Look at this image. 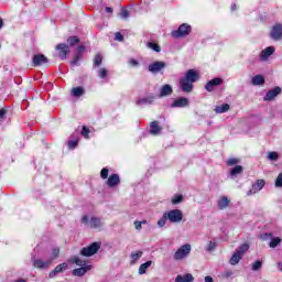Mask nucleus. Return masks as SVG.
<instances>
[{
    "mask_svg": "<svg viewBox=\"0 0 282 282\" xmlns=\"http://www.w3.org/2000/svg\"><path fill=\"white\" fill-rule=\"evenodd\" d=\"M98 76L101 78V79H105L107 78V76H109V70H107V68H100L98 70Z\"/></svg>",
    "mask_w": 282,
    "mask_h": 282,
    "instance_id": "ea45409f",
    "label": "nucleus"
},
{
    "mask_svg": "<svg viewBox=\"0 0 282 282\" xmlns=\"http://www.w3.org/2000/svg\"><path fill=\"white\" fill-rule=\"evenodd\" d=\"M183 202H184V196L182 194L174 195L172 198V204L174 205L182 204Z\"/></svg>",
    "mask_w": 282,
    "mask_h": 282,
    "instance_id": "4c0bfd02",
    "label": "nucleus"
},
{
    "mask_svg": "<svg viewBox=\"0 0 282 282\" xmlns=\"http://www.w3.org/2000/svg\"><path fill=\"white\" fill-rule=\"evenodd\" d=\"M182 219H184V213L181 209H171L163 214L158 221V226L159 228H164V226H166V221L170 224H180Z\"/></svg>",
    "mask_w": 282,
    "mask_h": 282,
    "instance_id": "f03ea898",
    "label": "nucleus"
},
{
    "mask_svg": "<svg viewBox=\"0 0 282 282\" xmlns=\"http://www.w3.org/2000/svg\"><path fill=\"white\" fill-rule=\"evenodd\" d=\"M281 86H275L267 91L265 96L263 97V100L264 102H272V100H275L276 97L281 96Z\"/></svg>",
    "mask_w": 282,
    "mask_h": 282,
    "instance_id": "423d86ee",
    "label": "nucleus"
},
{
    "mask_svg": "<svg viewBox=\"0 0 282 282\" xmlns=\"http://www.w3.org/2000/svg\"><path fill=\"white\" fill-rule=\"evenodd\" d=\"M101 180H109V169L104 167L100 172Z\"/></svg>",
    "mask_w": 282,
    "mask_h": 282,
    "instance_id": "49530a36",
    "label": "nucleus"
},
{
    "mask_svg": "<svg viewBox=\"0 0 282 282\" xmlns=\"http://www.w3.org/2000/svg\"><path fill=\"white\" fill-rule=\"evenodd\" d=\"M147 47L149 50H153V52H158V53L162 52V47H160V45H158L156 43H153V42H148Z\"/></svg>",
    "mask_w": 282,
    "mask_h": 282,
    "instance_id": "473e14b6",
    "label": "nucleus"
},
{
    "mask_svg": "<svg viewBox=\"0 0 282 282\" xmlns=\"http://www.w3.org/2000/svg\"><path fill=\"white\" fill-rule=\"evenodd\" d=\"M268 160H270L271 162H276V160H279V153H276V152H269Z\"/></svg>",
    "mask_w": 282,
    "mask_h": 282,
    "instance_id": "a18cd8bd",
    "label": "nucleus"
},
{
    "mask_svg": "<svg viewBox=\"0 0 282 282\" xmlns=\"http://www.w3.org/2000/svg\"><path fill=\"white\" fill-rule=\"evenodd\" d=\"M264 186H265V180H257L252 184L253 193H259L260 191H263Z\"/></svg>",
    "mask_w": 282,
    "mask_h": 282,
    "instance_id": "b1692460",
    "label": "nucleus"
},
{
    "mask_svg": "<svg viewBox=\"0 0 282 282\" xmlns=\"http://www.w3.org/2000/svg\"><path fill=\"white\" fill-rule=\"evenodd\" d=\"M205 282H215V280H213V276L207 275L205 276Z\"/></svg>",
    "mask_w": 282,
    "mask_h": 282,
    "instance_id": "4d7b16f0",
    "label": "nucleus"
},
{
    "mask_svg": "<svg viewBox=\"0 0 282 282\" xmlns=\"http://www.w3.org/2000/svg\"><path fill=\"white\" fill-rule=\"evenodd\" d=\"M229 204H230V200L226 196H223L218 200V208H219V210H224L225 208H228Z\"/></svg>",
    "mask_w": 282,
    "mask_h": 282,
    "instance_id": "cd10ccee",
    "label": "nucleus"
},
{
    "mask_svg": "<svg viewBox=\"0 0 282 282\" xmlns=\"http://www.w3.org/2000/svg\"><path fill=\"white\" fill-rule=\"evenodd\" d=\"M163 69H166V63L162 61H156L148 66L150 74H160Z\"/></svg>",
    "mask_w": 282,
    "mask_h": 282,
    "instance_id": "1a4fd4ad",
    "label": "nucleus"
},
{
    "mask_svg": "<svg viewBox=\"0 0 282 282\" xmlns=\"http://www.w3.org/2000/svg\"><path fill=\"white\" fill-rule=\"evenodd\" d=\"M73 263H76L77 265H79L80 268H85V265H87V261L78 258V256H74L73 257Z\"/></svg>",
    "mask_w": 282,
    "mask_h": 282,
    "instance_id": "f704fd0d",
    "label": "nucleus"
},
{
    "mask_svg": "<svg viewBox=\"0 0 282 282\" xmlns=\"http://www.w3.org/2000/svg\"><path fill=\"white\" fill-rule=\"evenodd\" d=\"M237 10V4H231V11L235 12Z\"/></svg>",
    "mask_w": 282,
    "mask_h": 282,
    "instance_id": "e2e57ef3",
    "label": "nucleus"
},
{
    "mask_svg": "<svg viewBox=\"0 0 282 282\" xmlns=\"http://www.w3.org/2000/svg\"><path fill=\"white\" fill-rule=\"evenodd\" d=\"M199 80V75L195 69H188L185 73L184 77H181L178 80V85L181 87V91L184 94H191L193 91V83H197Z\"/></svg>",
    "mask_w": 282,
    "mask_h": 282,
    "instance_id": "f257e3e1",
    "label": "nucleus"
},
{
    "mask_svg": "<svg viewBox=\"0 0 282 282\" xmlns=\"http://www.w3.org/2000/svg\"><path fill=\"white\" fill-rule=\"evenodd\" d=\"M276 52V48L274 46H268L267 48L262 50L260 53V59L261 61H268L272 54Z\"/></svg>",
    "mask_w": 282,
    "mask_h": 282,
    "instance_id": "4468645a",
    "label": "nucleus"
},
{
    "mask_svg": "<svg viewBox=\"0 0 282 282\" xmlns=\"http://www.w3.org/2000/svg\"><path fill=\"white\" fill-rule=\"evenodd\" d=\"M236 164H239V159L231 158L227 161V166H235Z\"/></svg>",
    "mask_w": 282,
    "mask_h": 282,
    "instance_id": "8fccbe9b",
    "label": "nucleus"
},
{
    "mask_svg": "<svg viewBox=\"0 0 282 282\" xmlns=\"http://www.w3.org/2000/svg\"><path fill=\"white\" fill-rule=\"evenodd\" d=\"M76 52L77 54H79L80 56H83V52H85V46L80 45L76 47Z\"/></svg>",
    "mask_w": 282,
    "mask_h": 282,
    "instance_id": "6e6d98bb",
    "label": "nucleus"
},
{
    "mask_svg": "<svg viewBox=\"0 0 282 282\" xmlns=\"http://www.w3.org/2000/svg\"><path fill=\"white\" fill-rule=\"evenodd\" d=\"M216 249H217V242L210 240L209 243L206 247V251L207 252H213Z\"/></svg>",
    "mask_w": 282,
    "mask_h": 282,
    "instance_id": "58836bf2",
    "label": "nucleus"
},
{
    "mask_svg": "<svg viewBox=\"0 0 282 282\" xmlns=\"http://www.w3.org/2000/svg\"><path fill=\"white\" fill-rule=\"evenodd\" d=\"M67 147L70 151H74V149H76V147H78V137H76L75 139L73 140H69L67 142Z\"/></svg>",
    "mask_w": 282,
    "mask_h": 282,
    "instance_id": "c9c22d12",
    "label": "nucleus"
},
{
    "mask_svg": "<svg viewBox=\"0 0 282 282\" xmlns=\"http://www.w3.org/2000/svg\"><path fill=\"white\" fill-rule=\"evenodd\" d=\"M130 65H132L133 67H137L138 61L137 59H131Z\"/></svg>",
    "mask_w": 282,
    "mask_h": 282,
    "instance_id": "bf43d9fd",
    "label": "nucleus"
},
{
    "mask_svg": "<svg viewBox=\"0 0 282 282\" xmlns=\"http://www.w3.org/2000/svg\"><path fill=\"white\" fill-rule=\"evenodd\" d=\"M89 270H91V265L87 264L85 267H80L78 269L73 270V276H85Z\"/></svg>",
    "mask_w": 282,
    "mask_h": 282,
    "instance_id": "a211bd4d",
    "label": "nucleus"
},
{
    "mask_svg": "<svg viewBox=\"0 0 282 282\" xmlns=\"http://www.w3.org/2000/svg\"><path fill=\"white\" fill-rule=\"evenodd\" d=\"M281 243V238L276 237V238H272L269 246L271 248H276V246H279Z\"/></svg>",
    "mask_w": 282,
    "mask_h": 282,
    "instance_id": "37998d69",
    "label": "nucleus"
},
{
    "mask_svg": "<svg viewBox=\"0 0 282 282\" xmlns=\"http://www.w3.org/2000/svg\"><path fill=\"white\" fill-rule=\"evenodd\" d=\"M115 41H119V43H122V41H124V35H122V33L120 32L115 33Z\"/></svg>",
    "mask_w": 282,
    "mask_h": 282,
    "instance_id": "603ef678",
    "label": "nucleus"
},
{
    "mask_svg": "<svg viewBox=\"0 0 282 282\" xmlns=\"http://www.w3.org/2000/svg\"><path fill=\"white\" fill-rule=\"evenodd\" d=\"M82 56H83V55H80V54H76L75 57H74V59L70 62V65H72L73 67H75V65H78V63H80Z\"/></svg>",
    "mask_w": 282,
    "mask_h": 282,
    "instance_id": "de8ad7c7",
    "label": "nucleus"
},
{
    "mask_svg": "<svg viewBox=\"0 0 282 282\" xmlns=\"http://www.w3.org/2000/svg\"><path fill=\"white\" fill-rule=\"evenodd\" d=\"M55 50L61 61H65V58H67V54H69V45L59 43L55 46Z\"/></svg>",
    "mask_w": 282,
    "mask_h": 282,
    "instance_id": "9b49d317",
    "label": "nucleus"
},
{
    "mask_svg": "<svg viewBox=\"0 0 282 282\" xmlns=\"http://www.w3.org/2000/svg\"><path fill=\"white\" fill-rule=\"evenodd\" d=\"M58 254H61V249L58 248H53L52 249V257L48 259H52V262L54 261V259H58Z\"/></svg>",
    "mask_w": 282,
    "mask_h": 282,
    "instance_id": "c03bdc74",
    "label": "nucleus"
},
{
    "mask_svg": "<svg viewBox=\"0 0 282 282\" xmlns=\"http://www.w3.org/2000/svg\"><path fill=\"white\" fill-rule=\"evenodd\" d=\"M241 173H243V166L236 165L230 170L229 175L230 177H237V175H241Z\"/></svg>",
    "mask_w": 282,
    "mask_h": 282,
    "instance_id": "bb28decb",
    "label": "nucleus"
},
{
    "mask_svg": "<svg viewBox=\"0 0 282 282\" xmlns=\"http://www.w3.org/2000/svg\"><path fill=\"white\" fill-rule=\"evenodd\" d=\"M68 47H74L80 43V39L78 36L73 35L67 39Z\"/></svg>",
    "mask_w": 282,
    "mask_h": 282,
    "instance_id": "2f4dec72",
    "label": "nucleus"
},
{
    "mask_svg": "<svg viewBox=\"0 0 282 282\" xmlns=\"http://www.w3.org/2000/svg\"><path fill=\"white\" fill-rule=\"evenodd\" d=\"M3 28V20L0 18V30Z\"/></svg>",
    "mask_w": 282,
    "mask_h": 282,
    "instance_id": "69168bd1",
    "label": "nucleus"
},
{
    "mask_svg": "<svg viewBox=\"0 0 282 282\" xmlns=\"http://www.w3.org/2000/svg\"><path fill=\"white\" fill-rule=\"evenodd\" d=\"M188 105H191V101L188 100V98L186 97H180L177 99H175L172 104H171V108L172 109H184V107H188Z\"/></svg>",
    "mask_w": 282,
    "mask_h": 282,
    "instance_id": "f8f14e48",
    "label": "nucleus"
},
{
    "mask_svg": "<svg viewBox=\"0 0 282 282\" xmlns=\"http://www.w3.org/2000/svg\"><path fill=\"white\" fill-rule=\"evenodd\" d=\"M215 113H226L230 111V105L224 104L221 106H216L214 109Z\"/></svg>",
    "mask_w": 282,
    "mask_h": 282,
    "instance_id": "a878e982",
    "label": "nucleus"
},
{
    "mask_svg": "<svg viewBox=\"0 0 282 282\" xmlns=\"http://www.w3.org/2000/svg\"><path fill=\"white\" fill-rule=\"evenodd\" d=\"M269 237H272V234H264V235L262 236V239H268Z\"/></svg>",
    "mask_w": 282,
    "mask_h": 282,
    "instance_id": "680f3d73",
    "label": "nucleus"
},
{
    "mask_svg": "<svg viewBox=\"0 0 282 282\" xmlns=\"http://www.w3.org/2000/svg\"><path fill=\"white\" fill-rule=\"evenodd\" d=\"M191 254V245H183L177 251L174 253L175 261H182V259H186V256Z\"/></svg>",
    "mask_w": 282,
    "mask_h": 282,
    "instance_id": "0eeeda50",
    "label": "nucleus"
},
{
    "mask_svg": "<svg viewBox=\"0 0 282 282\" xmlns=\"http://www.w3.org/2000/svg\"><path fill=\"white\" fill-rule=\"evenodd\" d=\"M0 48H1V44H0Z\"/></svg>",
    "mask_w": 282,
    "mask_h": 282,
    "instance_id": "338daca9",
    "label": "nucleus"
},
{
    "mask_svg": "<svg viewBox=\"0 0 282 282\" xmlns=\"http://www.w3.org/2000/svg\"><path fill=\"white\" fill-rule=\"evenodd\" d=\"M269 36L272 41H281L282 40V24L275 23L269 33Z\"/></svg>",
    "mask_w": 282,
    "mask_h": 282,
    "instance_id": "6e6552de",
    "label": "nucleus"
},
{
    "mask_svg": "<svg viewBox=\"0 0 282 282\" xmlns=\"http://www.w3.org/2000/svg\"><path fill=\"white\" fill-rule=\"evenodd\" d=\"M33 66L39 67L41 65H45L47 63V57L43 54H35L32 59Z\"/></svg>",
    "mask_w": 282,
    "mask_h": 282,
    "instance_id": "dca6fc26",
    "label": "nucleus"
},
{
    "mask_svg": "<svg viewBox=\"0 0 282 282\" xmlns=\"http://www.w3.org/2000/svg\"><path fill=\"white\" fill-rule=\"evenodd\" d=\"M247 250H250V245L242 243L240 247L236 249V253H238L240 257H243Z\"/></svg>",
    "mask_w": 282,
    "mask_h": 282,
    "instance_id": "c85d7f7f",
    "label": "nucleus"
},
{
    "mask_svg": "<svg viewBox=\"0 0 282 282\" xmlns=\"http://www.w3.org/2000/svg\"><path fill=\"white\" fill-rule=\"evenodd\" d=\"M275 188H282V172L275 178Z\"/></svg>",
    "mask_w": 282,
    "mask_h": 282,
    "instance_id": "09e8293b",
    "label": "nucleus"
},
{
    "mask_svg": "<svg viewBox=\"0 0 282 282\" xmlns=\"http://www.w3.org/2000/svg\"><path fill=\"white\" fill-rule=\"evenodd\" d=\"M278 269L280 270V272H282V262L278 263Z\"/></svg>",
    "mask_w": 282,
    "mask_h": 282,
    "instance_id": "0e129e2a",
    "label": "nucleus"
},
{
    "mask_svg": "<svg viewBox=\"0 0 282 282\" xmlns=\"http://www.w3.org/2000/svg\"><path fill=\"white\" fill-rule=\"evenodd\" d=\"M262 265H263V262H261V260H256L252 264L253 272H257L258 270H261Z\"/></svg>",
    "mask_w": 282,
    "mask_h": 282,
    "instance_id": "a19ab883",
    "label": "nucleus"
},
{
    "mask_svg": "<svg viewBox=\"0 0 282 282\" xmlns=\"http://www.w3.org/2000/svg\"><path fill=\"white\" fill-rule=\"evenodd\" d=\"M106 184H107V186H109V188H116V186H118L120 184V175L111 174L108 177Z\"/></svg>",
    "mask_w": 282,
    "mask_h": 282,
    "instance_id": "f3484780",
    "label": "nucleus"
},
{
    "mask_svg": "<svg viewBox=\"0 0 282 282\" xmlns=\"http://www.w3.org/2000/svg\"><path fill=\"white\" fill-rule=\"evenodd\" d=\"M241 259H243V257L240 256L239 253H236V251H235L229 260V263H230V265H237L239 263V261H241Z\"/></svg>",
    "mask_w": 282,
    "mask_h": 282,
    "instance_id": "7c9ffc66",
    "label": "nucleus"
},
{
    "mask_svg": "<svg viewBox=\"0 0 282 282\" xmlns=\"http://www.w3.org/2000/svg\"><path fill=\"white\" fill-rule=\"evenodd\" d=\"M31 261L33 263V268H36L37 270H47V268L52 265V259L44 261L42 259L32 258Z\"/></svg>",
    "mask_w": 282,
    "mask_h": 282,
    "instance_id": "9d476101",
    "label": "nucleus"
},
{
    "mask_svg": "<svg viewBox=\"0 0 282 282\" xmlns=\"http://www.w3.org/2000/svg\"><path fill=\"white\" fill-rule=\"evenodd\" d=\"M100 242H93L87 247H84L80 251L79 254L82 257H94V254H97L98 250H100Z\"/></svg>",
    "mask_w": 282,
    "mask_h": 282,
    "instance_id": "39448f33",
    "label": "nucleus"
},
{
    "mask_svg": "<svg viewBox=\"0 0 282 282\" xmlns=\"http://www.w3.org/2000/svg\"><path fill=\"white\" fill-rule=\"evenodd\" d=\"M142 251H133L130 257L132 259V263H135V261H139L140 259H142Z\"/></svg>",
    "mask_w": 282,
    "mask_h": 282,
    "instance_id": "72a5a7b5",
    "label": "nucleus"
},
{
    "mask_svg": "<svg viewBox=\"0 0 282 282\" xmlns=\"http://www.w3.org/2000/svg\"><path fill=\"white\" fill-rule=\"evenodd\" d=\"M89 133H91V131L89 130V128H87V126H84L82 129V135L86 139L89 140Z\"/></svg>",
    "mask_w": 282,
    "mask_h": 282,
    "instance_id": "79ce46f5",
    "label": "nucleus"
},
{
    "mask_svg": "<svg viewBox=\"0 0 282 282\" xmlns=\"http://www.w3.org/2000/svg\"><path fill=\"white\" fill-rule=\"evenodd\" d=\"M173 94V87L169 84H165L160 89V98H164L166 96H171Z\"/></svg>",
    "mask_w": 282,
    "mask_h": 282,
    "instance_id": "aec40b11",
    "label": "nucleus"
},
{
    "mask_svg": "<svg viewBox=\"0 0 282 282\" xmlns=\"http://www.w3.org/2000/svg\"><path fill=\"white\" fill-rule=\"evenodd\" d=\"M70 94L74 98H80V96H85V88L83 86L75 87L70 90Z\"/></svg>",
    "mask_w": 282,
    "mask_h": 282,
    "instance_id": "393cba45",
    "label": "nucleus"
},
{
    "mask_svg": "<svg viewBox=\"0 0 282 282\" xmlns=\"http://www.w3.org/2000/svg\"><path fill=\"white\" fill-rule=\"evenodd\" d=\"M155 100L154 95H149L148 97L140 98L135 101L137 107H144V105H153Z\"/></svg>",
    "mask_w": 282,
    "mask_h": 282,
    "instance_id": "2eb2a0df",
    "label": "nucleus"
},
{
    "mask_svg": "<svg viewBox=\"0 0 282 282\" xmlns=\"http://www.w3.org/2000/svg\"><path fill=\"white\" fill-rule=\"evenodd\" d=\"M219 85H224V79L216 77L205 85L206 91H214L215 87H219Z\"/></svg>",
    "mask_w": 282,
    "mask_h": 282,
    "instance_id": "ddd939ff",
    "label": "nucleus"
},
{
    "mask_svg": "<svg viewBox=\"0 0 282 282\" xmlns=\"http://www.w3.org/2000/svg\"><path fill=\"white\" fill-rule=\"evenodd\" d=\"M100 65H102V55L100 53H98L94 57V67H100Z\"/></svg>",
    "mask_w": 282,
    "mask_h": 282,
    "instance_id": "e433bc0d",
    "label": "nucleus"
},
{
    "mask_svg": "<svg viewBox=\"0 0 282 282\" xmlns=\"http://www.w3.org/2000/svg\"><path fill=\"white\" fill-rule=\"evenodd\" d=\"M145 224H147V220H143V221L135 220L134 221L135 230H142V225H145Z\"/></svg>",
    "mask_w": 282,
    "mask_h": 282,
    "instance_id": "3c124183",
    "label": "nucleus"
},
{
    "mask_svg": "<svg viewBox=\"0 0 282 282\" xmlns=\"http://www.w3.org/2000/svg\"><path fill=\"white\" fill-rule=\"evenodd\" d=\"M153 264V261H147L145 263H142L139 267V274H147V270H149V268H151V265Z\"/></svg>",
    "mask_w": 282,
    "mask_h": 282,
    "instance_id": "c756f323",
    "label": "nucleus"
},
{
    "mask_svg": "<svg viewBox=\"0 0 282 282\" xmlns=\"http://www.w3.org/2000/svg\"><path fill=\"white\" fill-rule=\"evenodd\" d=\"M251 85H253L254 87L259 86V85H265V77H263V75H256L251 78Z\"/></svg>",
    "mask_w": 282,
    "mask_h": 282,
    "instance_id": "5701e85b",
    "label": "nucleus"
},
{
    "mask_svg": "<svg viewBox=\"0 0 282 282\" xmlns=\"http://www.w3.org/2000/svg\"><path fill=\"white\" fill-rule=\"evenodd\" d=\"M8 113V110L6 109H0V120H6V115Z\"/></svg>",
    "mask_w": 282,
    "mask_h": 282,
    "instance_id": "5fc2aeb1",
    "label": "nucleus"
},
{
    "mask_svg": "<svg viewBox=\"0 0 282 282\" xmlns=\"http://www.w3.org/2000/svg\"><path fill=\"white\" fill-rule=\"evenodd\" d=\"M67 270V262H63L58 264L51 273L50 278L52 279L55 274H61V272H65Z\"/></svg>",
    "mask_w": 282,
    "mask_h": 282,
    "instance_id": "412c9836",
    "label": "nucleus"
},
{
    "mask_svg": "<svg viewBox=\"0 0 282 282\" xmlns=\"http://www.w3.org/2000/svg\"><path fill=\"white\" fill-rule=\"evenodd\" d=\"M150 133L151 135H160L162 133V127H160L159 121H152L150 123Z\"/></svg>",
    "mask_w": 282,
    "mask_h": 282,
    "instance_id": "6ab92c4d",
    "label": "nucleus"
},
{
    "mask_svg": "<svg viewBox=\"0 0 282 282\" xmlns=\"http://www.w3.org/2000/svg\"><path fill=\"white\" fill-rule=\"evenodd\" d=\"M121 18L122 19H129V10L122 9L121 10Z\"/></svg>",
    "mask_w": 282,
    "mask_h": 282,
    "instance_id": "864d4df0",
    "label": "nucleus"
},
{
    "mask_svg": "<svg viewBox=\"0 0 282 282\" xmlns=\"http://www.w3.org/2000/svg\"><path fill=\"white\" fill-rule=\"evenodd\" d=\"M194 281H195V278L191 273H187L185 275L178 274L175 278V282H194Z\"/></svg>",
    "mask_w": 282,
    "mask_h": 282,
    "instance_id": "4be33fe9",
    "label": "nucleus"
},
{
    "mask_svg": "<svg viewBox=\"0 0 282 282\" xmlns=\"http://www.w3.org/2000/svg\"><path fill=\"white\" fill-rule=\"evenodd\" d=\"M257 193H254V188L252 187L250 191L247 192V195H256Z\"/></svg>",
    "mask_w": 282,
    "mask_h": 282,
    "instance_id": "052dcab7",
    "label": "nucleus"
},
{
    "mask_svg": "<svg viewBox=\"0 0 282 282\" xmlns=\"http://www.w3.org/2000/svg\"><path fill=\"white\" fill-rule=\"evenodd\" d=\"M82 224H85L87 228H93L95 230L100 229L101 226H104L102 220L98 217H91L89 219V216H83L82 217Z\"/></svg>",
    "mask_w": 282,
    "mask_h": 282,
    "instance_id": "20e7f679",
    "label": "nucleus"
},
{
    "mask_svg": "<svg viewBox=\"0 0 282 282\" xmlns=\"http://www.w3.org/2000/svg\"><path fill=\"white\" fill-rule=\"evenodd\" d=\"M191 32H193V26H191V24H188V23H183L178 26L177 30L172 31V37L173 39H186V36H188V34H191Z\"/></svg>",
    "mask_w": 282,
    "mask_h": 282,
    "instance_id": "7ed1b4c3",
    "label": "nucleus"
},
{
    "mask_svg": "<svg viewBox=\"0 0 282 282\" xmlns=\"http://www.w3.org/2000/svg\"><path fill=\"white\" fill-rule=\"evenodd\" d=\"M106 12H107L108 14H112V13H113V9L110 8V7H106Z\"/></svg>",
    "mask_w": 282,
    "mask_h": 282,
    "instance_id": "13d9d810",
    "label": "nucleus"
}]
</instances>
